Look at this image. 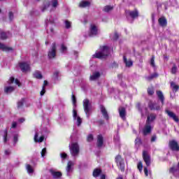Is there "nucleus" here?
<instances>
[{"label": "nucleus", "mask_w": 179, "mask_h": 179, "mask_svg": "<svg viewBox=\"0 0 179 179\" xmlns=\"http://www.w3.org/2000/svg\"><path fill=\"white\" fill-rule=\"evenodd\" d=\"M100 51L96 52L93 55V58H99V59H106L110 55V48L108 46H100Z\"/></svg>", "instance_id": "1"}, {"label": "nucleus", "mask_w": 179, "mask_h": 179, "mask_svg": "<svg viewBox=\"0 0 179 179\" xmlns=\"http://www.w3.org/2000/svg\"><path fill=\"white\" fill-rule=\"evenodd\" d=\"M148 93L150 96H152V94H155V90H153V88H148Z\"/></svg>", "instance_id": "48"}, {"label": "nucleus", "mask_w": 179, "mask_h": 179, "mask_svg": "<svg viewBox=\"0 0 179 179\" xmlns=\"http://www.w3.org/2000/svg\"><path fill=\"white\" fill-rule=\"evenodd\" d=\"M73 166H74V164L73 162H72V161H69L68 162L67 166L66 168V173L68 177H71V176L72 175V173H73Z\"/></svg>", "instance_id": "7"}, {"label": "nucleus", "mask_w": 179, "mask_h": 179, "mask_svg": "<svg viewBox=\"0 0 179 179\" xmlns=\"http://www.w3.org/2000/svg\"><path fill=\"white\" fill-rule=\"evenodd\" d=\"M138 169L140 173H142V170L143 169V165L142 164V162H139L137 165Z\"/></svg>", "instance_id": "45"}, {"label": "nucleus", "mask_w": 179, "mask_h": 179, "mask_svg": "<svg viewBox=\"0 0 179 179\" xmlns=\"http://www.w3.org/2000/svg\"><path fill=\"white\" fill-rule=\"evenodd\" d=\"M97 27L94 24H92L90 26V37H93L94 36H97Z\"/></svg>", "instance_id": "19"}, {"label": "nucleus", "mask_w": 179, "mask_h": 179, "mask_svg": "<svg viewBox=\"0 0 179 179\" xmlns=\"http://www.w3.org/2000/svg\"><path fill=\"white\" fill-rule=\"evenodd\" d=\"M126 14L127 16H130L131 19H136L138 16H139V13L137 10H134L133 11L127 10L126 11Z\"/></svg>", "instance_id": "17"}, {"label": "nucleus", "mask_w": 179, "mask_h": 179, "mask_svg": "<svg viewBox=\"0 0 179 179\" xmlns=\"http://www.w3.org/2000/svg\"><path fill=\"white\" fill-rule=\"evenodd\" d=\"M60 50H61V52H62L63 54H65V52H66V51L68 50V48H66L65 45L62 44Z\"/></svg>", "instance_id": "42"}, {"label": "nucleus", "mask_w": 179, "mask_h": 179, "mask_svg": "<svg viewBox=\"0 0 179 179\" xmlns=\"http://www.w3.org/2000/svg\"><path fill=\"white\" fill-rule=\"evenodd\" d=\"M156 115L154 113H151L150 115L148 116L146 122H152V121H155L156 120Z\"/></svg>", "instance_id": "29"}, {"label": "nucleus", "mask_w": 179, "mask_h": 179, "mask_svg": "<svg viewBox=\"0 0 179 179\" xmlns=\"http://www.w3.org/2000/svg\"><path fill=\"white\" fill-rule=\"evenodd\" d=\"M92 176L93 177H94V178H97V177H100L101 179H106V175L103 173V171H101V169L99 168L94 169Z\"/></svg>", "instance_id": "5"}, {"label": "nucleus", "mask_w": 179, "mask_h": 179, "mask_svg": "<svg viewBox=\"0 0 179 179\" xmlns=\"http://www.w3.org/2000/svg\"><path fill=\"white\" fill-rule=\"evenodd\" d=\"M113 10V7L111 6H106L103 8V12H110V10Z\"/></svg>", "instance_id": "44"}, {"label": "nucleus", "mask_w": 179, "mask_h": 179, "mask_svg": "<svg viewBox=\"0 0 179 179\" xmlns=\"http://www.w3.org/2000/svg\"><path fill=\"white\" fill-rule=\"evenodd\" d=\"M13 82H15V78L10 77V80L8 81V85H12V83H13Z\"/></svg>", "instance_id": "55"}, {"label": "nucleus", "mask_w": 179, "mask_h": 179, "mask_svg": "<svg viewBox=\"0 0 179 179\" xmlns=\"http://www.w3.org/2000/svg\"><path fill=\"white\" fill-rule=\"evenodd\" d=\"M27 173H29V174H33V173H34V170L33 169V168L31 167V166L30 164L27 165Z\"/></svg>", "instance_id": "37"}, {"label": "nucleus", "mask_w": 179, "mask_h": 179, "mask_svg": "<svg viewBox=\"0 0 179 179\" xmlns=\"http://www.w3.org/2000/svg\"><path fill=\"white\" fill-rule=\"evenodd\" d=\"M20 68L22 72H27V71H30V64L27 62H21L20 63Z\"/></svg>", "instance_id": "14"}, {"label": "nucleus", "mask_w": 179, "mask_h": 179, "mask_svg": "<svg viewBox=\"0 0 179 179\" xmlns=\"http://www.w3.org/2000/svg\"><path fill=\"white\" fill-rule=\"evenodd\" d=\"M3 142L4 143H6V142H8V129H6L3 131Z\"/></svg>", "instance_id": "35"}, {"label": "nucleus", "mask_w": 179, "mask_h": 179, "mask_svg": "<svg viewBox=\"0 0 179 179\" xmlns=\"http://www.w3.org/2000/svg\"><path fill=\"white\" fill-rule=\"evenodd\" d=\"M123 61H124L126 66H128L129 68L132 66V65L134 64V63L131 62V60L127 59V57H125V56L123 57Z\"/></svg>", "instance_id": "27"}, {"label": "nucleus", "mask_w": 179, "mask_h": 179, "mask_svg": "<svg viewBox=\"0 0 179 179\" xmlns=\"http://www.w3.org/2000/svg\"><path fill=\"white\" fill-rule=\"evenodd\" d=\"M15 85H17V86H20V82H19V80L15 79Z\"/></svg>", "instance_id": "63"}, {"label": "nucleus", "mask_w": 179, "mask_h": 179, "mask_svg": "<svg viewBox=\"0 0 179 179\" xmlns=\"http://www.w3.org/2000/svg\"><path fill=\"white\" fill-rule=\"evenodd\" d=\"M60 157L63 160H65V159L68 157V155H66L65 152H62L60 154Z\"/></svg>", "instance_id": "50"}, {"label": "nucleus", "mask_w": 179, "mask_h": 179, "mask_svg": "<svg viewBox=\"0 0 179 179\" xmlns=\"http://www.w3.org/2000/svg\"><path fill=\"white\" fill-rule=\"evenodd\" d=\"M50 5L52 8H57L58 6V0H51Z\"/></svg>", "instance_id": "39"}, {"label": "nucleus", "mask_w": 179, "mask_h": 179, "mask_svg": "<svg viewBox=\"0 0 179 179\" xmlns=\"http://www.w3.org/2000/svg\"><path fill=\"white\" fill-rule=\"evenodd\" d=\"M120 36L121 35L120 34L115 32L113 35V41H117V40L120 38Z\"/></svg>", "instance_id": "43"}, {"label": "nucleus", "mask_w": 179, "mask_h": 179, "mask_svg": "<svg viewBox=\"0 0 179 179\" xmlns=\"http://www.w3.org/2000/svg\"><path fill=\"white\" fill-rule=\"evenodd\" d=\"M104 143V138L101 134L97 136V143L96 145L98 148H101Z\"/></svg>", "instance_id": "20"}, {"label": "nucleus", "mask_w": 179, "mask_h": 179, "mask_svg": "<svg viewBox=\"0 0 179 179\" xmlns=\"http://www.w3.org/2000/svg\"><path fill=\"white\" fill-rule=\"evenodd\" d=\"M101 76V74H100V72L95 71L92 73V76L90 77V80H97Z\"/></svg>", "instance_id": "22"}, {"label": "nucleus", "mask_w": 179, "mask_h": 179, "mask_svg": "<svg viewBox=\"0 0 179 179\" xmlns=\"http://www.w3.org/2000/svg\"><path fill=\"white\" fill-rule=\"evenodd\" d=\"M59 75V71H56L54 73V74H53L54 78H55V79H58Z\"/></svg>", "instance_id": "53"}, {"label": "nucleus", "mask_w": 179, "mask_h": 179, "mask_svg": "<svg viewBox=\"0 0 179 179\" xmlns=\"http://www.w3.org/2000/svg\"><path fill=\"white\" fill-rule=\"evenodd\" d=\"M64 23H65L66 29H71V22L66 20Z\"/></svg>", "instance_id": "47"}, {"label": "nucleus", "mask_w": 179, "mask_h": 179, "mask_svg": "<svg viewBox=\"0 0 179 179\" xmlns=\"http://www.w3.org/2000/svg\"><path fill=\"white\" fill-rule=\"evenodd\" d=\"M48 8H50V3L45 5V6L42 8L41 11H42V12H45V10H47V9H48Z\"/></svg>", "instance_id": "52"}, {"label": "nucleus", "mask_w": 179, "mask_h": 179, "mask_svg": "<svg viewBox=\"0 0 179 179\" xmlns=\"http://www.w3.org/2000/svg\"><path fill=\"white\" fill-rule=\"evenodd\" d=\"M57 55V45L53 43L50 50L48 52V57L50 59H52Z\"/></svg>", "instance_id": "6"}, {"label": "nucleus", "mask_w": 179, "mask_h": 179, "mask_svg": "<svg viewBox=\"0 0 179 179\" xmlns=\"http://www.w3.org/2000/svg\"><path fill=\"white\" fill-rule=\"evenodd\" d=\"M37 138H38V133H37V131H36V134L34 135V141L35 142H38V143H41L44 141V136H41L39 139H37Z\"/></svg>", "instance_id": "28"}, {"label": "nucleus", "mask_w": 179, "mask_h": 179, "mask_svg": "<svg viewBox=\"0 0 179 179\" xmlns=\"http://www.w3.org/2000/svg\"><path fill=\"white\" fill-rule=\"evenodd\" d=\"M157 76H159V74H157V73H155L151 76H148L147 79L148 80H152V79H155V78H157Z\"/></svg>", "instance_id": "41"}, {"label": "nucleus", "mask_w": 179, "mask_h": 179, "mask_svg": "<svg viewBox=\"0 0 179 179\" xmlns=\"http://www.w3.org/2000/svg\"><path fill=\"white\" fill-rule=\"evenodd\" d=\"M73 118L74 120H77L76 124L78 127H80V125H82V118L78 116V111H76L75 108L73 109Z\"/></svg>", "instance_id": "12"}, {"label": "nucleus", "mask_w": 179, "mask_h": 179, "mask_svg": "<svg viewBox=\"0 0 179 179\" xmlns=\"http://www.w3.org/2000/svg\"><path fill=\"white\" fill-rule=\"evenodd\" d=\"M117 179H124V178L122 177V175H120V176L117 178Z\"/></svg>", "instance_id": "64"}, {"label": "nucleus", "mask_w": 179, "mask_h": 179, "mask_svg": "<svg viewBox=\"0 0 179 179\" xmlns=\"http://www.w3.org/2000/svg\"><path fill=\"white\" fill-rule=\"evenodd\" d=\"M70 153L73 157H78L79 156V152H80L79 144L78 143H73L69 146Z\"/></svg>", "instance_id": "3"}, {"label": "nucleus", "mask_w": 179, "mask_h": 179, "mask_svg": "<svg viewBox=\"0 0 179 179\" xmlns=\"http://www.w3.org/2000/svg\"><path fill=\"white\" fill-rule=\"evenodd\" d=\"M136 107L138 111H140V113H141V116L143 117V107H142V105L141 104V103H138L136 104Z\"/></svg>", "instance_id": "36"}, {"label": "nucleus", "mask_w": 179, "mask_h": 179, "mask_svg": "<svg viewBox=\"0 0 179 179\" xmlns=\"http://www.w3.org/2000/svg\"><path fill=\"white\" fill-rule=\"evenodd\" d=\"M10 37H12V34L9 31H3L0 30V38L1 40H6V38H10Z\"/></svg>", "instance_id": "16"}, {"label": "nucleus", "mask_w": 179, "mask_h": 179, "mask_svg": "<svg viewBox=\"0 0 179 179\" xmlns=\"http://www.w3.org/2000/svg\"><path fill=\"white\" fill-rule=\"evenodd\" d=\"M169 147L171 149V150H173L174 152H179V145L177 141H170Z\"/></svg>", "instance_id": "13"}, {"label": "nucleus", "mask_w": 179, "mask_h": 179, "mask_svg": "<svg viewBox=\"0 0 179 179\" xmlns=\"http://www.w3.org/2000/svg\"><path fill=\"white\" fill-rule=\"evenodd\" d=\"M17 134H15V136H14V138H13V142H14V145H16V143H17V141H18V139H17Z\"/></svg>", "instance_id": "57"}, {"label": "nucleus", "mask_w": 179, "mask_h": 179, "mask_svg": "<svg viewBox=\"0 0 179 179\" xmlns=\"http://www.w3.org/2000/svg\"><path fill=\"white\" fill-rule=\"evenodd\" d=\"M158 22L162 27H166V26H167V20L164 17L159 18Z\"/></svg>", "instance_id": "23"}, {"label": "nucleus", "mask_w": 179, "mask_h": 179, "mask_svg": "<svg viewBox=\"0 0 179 179\" xmlns=\"http://www.w3.org/2000/svg\"><path fill=\"white\" fill-rule=\"evenodd\" d=\"M50 174L52 176L53 178H60L62 176V173L59 171H55L52 169L50 170Z\"/></svg>", "instance_id": "21"}, {"label": "nucleus", "mask_w": 179, "mask_h": 179, "mask_svg": "<svg viewBox=\"0 0 179 179\" xmlns=\"http://www.w3.org/2000/svg\"><path fill=\"white\" fill-rule=\"evenodd\" d=\"M47 85H48V82L47 80H44L43 88L41 91V96H44V94H45V86H47Z\"/></svg>", "instance_id": "33"}, {"label": "nucleus", "mask_w": 179, "mask_h": 179, "mask_svg": "<svg viewBox=\"0 0 179 179\" xmlns=\"http://www.w3.org/2000/svg\"><path fill=\"white\" fill-rule=\"evenodd\" d=\"M54 23H55V21L52 19V17H49L47 18V20H46V29H47V31H48L50 30V28L48 27V24H54Z\"/></svg>", "instance_id": "25"}, {"label": "nucleus", "mask_w": 179, "mask_h": 179, "mask_svg": "<svg viewBox=\"0 0 179 179\" xmlns=\"http://www.w3.org/2000/svg\"><path fill=\"white\" fill-rule=\"evenodd\" d=\"M156 93L162 104H164V95L163 94V92H162V91H157Z\"/></svg>", "instance_id": "24"}, {"label": "nucleus", "mask_w": 179, "mask_h": 179, "mask_svg": "<svg viewBox=\"0 0 179 179\" xmlns=\"http://www.w3.org/2000/svg\"><path fill=\"white\" fill-rule=\"evenodd\" d=\"M33 75L34 78L36 79H43V74H41V72L39 71H36Z\"/></svg>", "instance_id": "30"}, {"label": "nucleus", "mask_w": 179, "mask_h": 179, "mask_svg": "<svg viewBox=\"0 0 179 179\" xmlns=\"http://www.w3.org/2000/svg\"><path fill=\"white\" fill-rule=\"evenodd\" d=\"M87 6H90V3L89 1H82L79 4L80 8H87Z\"/></svg>", "instance_id": "34"}, {"label": "nucleus", "mask_w": 179, "mask_h": 179, "mask_svg": "<svg viewBox=\"0 0 179 179\" xmlns=\"http://www.w3.org/2000/svg\"><path fill=\"white\" fill-rule=\"evenodd\" d=\"M148 107L150 110H156L157 111H159L160 110V105L156 102H153L152 101H150L148 103Z\"/></svg>", "instance_id": "11"}, {"label": "nucleus", "mask_w": 179, "mask_h": 179, "mask_svg": "<svg viewBox=\"0 0 179 179\" xmlns=\"http://www.w3.org/2000/svg\"><path fill=\"white\" fill-rule=\"evenodd\" d=\"M118 111H119V115L120 118H122L123 121H126L127 120V109L122 106H120L119 107Z\"/></svg>", "instance_id": "9"}, {"label": "nucleus", "mask_w": 179, "mask_h": 179, "mask_svg": "<svg viewBox=\"0 0 179 179\" xmlns=\"http://www.w3.org/2000/svg\"><path fill=\"white\" fill-rule=\"evenodd\" d=\"M157 138V137L156 136V135H153L151 138V142H155Z\"/></svg>", "instance_id": "60"}, {"label": "nucleus", "mask_w": 179, "mask_h": 179, "mask_svg": "<svg viewBox=\"0 0 179 179\" xmlns=\"http://www.w3.org/2000/svg\"><path fill=\"white\" fill-rule=\"evenodd\" d=\"M0 50H2V51H12V48L7 47L3 43H0Z\"/></svg>", "instance_id": "31"}, {"label": "nucleus", "mask_w": 179, "mask_h": 179, "mask_svg": "<svg viewBox=\"0 0 179 179\" xmlns=\"http://www.w3.org/2000/svg\"><path fill=\"white\" fill-rule=\"evenodd\" d=\"M144 173H145V176L146 177H148V176H149V171H148V168L144 167Z\"/></svg>", "instance_id": "59"}, {"label": "nucleus", "mask_w": 179, "mask_h": 179, "mask_svg": "<svg viewBox=\"0 0 179 179\" xmlns=\"http://www.w3.org/2000/svg\"><path fill=\"white\" fill-rule=\"evenodd\" d=\"M143 160L146 164V166H148V167H149V166H150V155H149V153H148V151H143Z\"/></svg>", "instance_id": "10"}, {"label": "nucleus", "mask_w": 179, "mask_h": 179, "mask_svg": "<svg viewBox=\"0 0 179 179\" xmlns=\"http://www.w3.org/2000/svg\"><path fill=\"white\" fill-rule=\"evenodd\" d=\"M87 141H88V142H92V141H93V135L92 134L88 135Z\"/></svg>", "instance_id": "58"}, {"label": "nucleus", "mask_w": 179, "mask_h": 179, "mask_svg": "<svg viewBox=\"0 0 179 179\" xmlns=\"http://www.w3.org/2000/svg\"><path fill=\"white\" fill-rule=\"evenodd\" d=\"M15 91V87H4V93H6V94H10V93H12V92Z\"/></svg>", "instance_id": "26"}, {"label": "nucleus", "mask_w": 179, "mask_h": 179, "mask_svg": "<svg viewBox=\"0 0 179 179\" xmlns=\"http://www.w3.org/2000/svg\"><path fill=\"white\" fill-rule=\"evenodd\" d=\"M100 110L103 118L106 119V121H108V120L110 119V117L108 116V112H107L106 107H104V106L103 105H101Z\"/></svg>", "instance_id": "15"}, {"label": "nucleus", "mask_w": 179, "mask_h": 179, "mask_svg": "<svg viewBox=\"0 0 179 179\" xmlns=\"http://www.w3.org/2000/svg\"><path fill=\"white\" fill-rule=\"evenodd\" d=\"M171 87L173 92H178L179 86H178V85H176V83L171 82Z\"/></svg>", "instance_id": "32"}, {"label": "nucleus", "mask_w": 179, "mask_h": 179, "mask_svg": "<svg viewBox=\"0 0 179 179\" xmlns=\"http://www.w3.org/2000/svg\"><path fill=\"white\" fill-rule=\"evenodd\" d=\"M150 65L151 66H152L153 68H155V66H156V65L155 64V56H152L150 60Z\"/></svg>", "instance_id": "49"}, {"label": "nucleus", "mask_w": 179, "mask_h": 179, "mask_svg": "<svg viewBox=\"0 0 179 179\" xmlns=\"http://www.w3.org/2000/svg\"><path fill=\"white\" fill-rule=\"evenodd\" d=\"M46 154H47V148H45L42 150L41 155L42 157H44Z\"/></svg>", "instance_id": "51"}, {"label": "nucleus", "mask_w": 179, "mask_h": 179, "mask_svg": "<svg viewBox=\"0 0 179 179\" xmlns=\"http://www.w3.org/2000/svg\"><path fill=\"white\" fill-rule=\"evenodd\" d=\"M171 73H173V75H176L177 73V66L174 65L171 71Z\"/></svg>", "instance_id": "46"}, {"label": "nucleus", "mask_w": 179, "mask_h": 179, "mask_svg": "<svg viewBox=\"0 0 179 179\" xmlns=\"http://www.w3.org/2000/svg\"><path fill=\"white\" fill-rule=\"evenodd\" d=\"M152 132V125L150 122H146L143 129V135L146 136V135H149Z\"/></svg>", "instance_id": "8"}, {"label": "nucleus", "mask_w": 179, "mask_h": 179, "mask_svg": "<svg viewBox=\"0 0 179 179\" xmlns=\"http://www.w3.org/2000/svg\"><path fill=\"white\" fill-rule=\"evenodd\" d=\"M4 153H5L6 156H9V155H10V150H6L4 151Z\"/></svg>", "instance_id": "61"}, {"label": "nucleus", "mask_w": 179, "mask_h": 179, "mask_svg": "<svg viewBox=\"0 0 179 179\" xmlns=\"http://www.w3.org/2000/svg\"><path fill=\"white\" fill-rule=\"evenodd\" d=\"M141 145H142V140L141 138L137 137L135 140V145L139 147Z\"/></svg>", "instance_id": "38"}, {"label": "nucleus", "mask_w": 179, "mask_h": 179, "mask_svg": "<svg viewBox=\"0 0 179 179\" xmlns=\"http://www.w3.org/2000/svg\"><path fill=\"white\" fill-rule=\"evenodd\" d=\"M17 126V123L16 122H13L11 128H16Z\"/></svg>", "instance_id": "62"}, {"label": "nucleus", "mask_w": 179, "mask_h": 179, "mask_svg": "<svg viewBox=\"0 0 179 179\" xmlns=\"http://www.w3.org/2000/svg\"><path fill=\"white\" fill-rule=\"evenodd\" d=\"M8 17L10 20H13V13L12 11L8 13Z\"/></svg>", "instance_id": "54"}, {"label": "nucleus", "mask_w": 179, "mask_h": 179, "mask_svg": "<svg viewBox=\"0 0 179 179\" xmlns=\"http://www.w3.org/2000/svg\"><path fill=\"white\" fill-rule=\"evenodd\" d=\"M165 111H166V114H168L169 117L170 118H172V120H173V121H175V122H179L178 116H177V115H176V113H174V112H171L169 110H166Z\"/></svg>", "instance_id": "18"}, {"label": "nucleus", "mask_w": 179, "mask_h": 179, "mask_svg": "<svg viewBox=\"0 0 179 179\" xmlns=\"http://www.w3.org/2000/svg\"><path fill=\"white\" fill-rule=\"evenodd\" d=\"M23 104H24V99H22L17 102V108H22L23 107Z\"/></svg>", "instance_id": "40"}, {"label": "nucleus", "mask_w": 179, "mask_h": 179, "mask_svg": "<svg viewBox=\"0 0 179 179\" xmlns=\"http://www.w3.org/2000/svg\"><path fill=\"white\" fill-rule=\"evenodd\" d=\"M115 162L117 164L119 170L124 173V171H125V162H124V159H122V157H121V155H117L115 158Z\"/></svg>", "instance_id": "4"}, {"label": "nucleus", "mask_w": 179, "mask_h": 179, "mask_svg": "<svg viewBox=\"0 0 179 179\" xmlns=\"http://www.w3.org/2000/svg\"><path fill=\"white\" fill-rule=\"evenodd\" d=\"M83 103L84 111L87 115V118L90 119V115H92V103L89 99H84Z\"/></svg>", "instance_id": "2"}, {"label": "nucleus", "mask_w": 179, "mask_h": 179, "mask_svg": "<svg viewBox=\"0 0 179 179\" xmlns=\"http://www.w3.org/2000/svg\"><path fill=\"white\" fill-rule=\"evenodd\" d=\"M72 101L73 106H76V96L75 95H72Z\"/></svg>", "instance_id": "56"}]
</instances>
